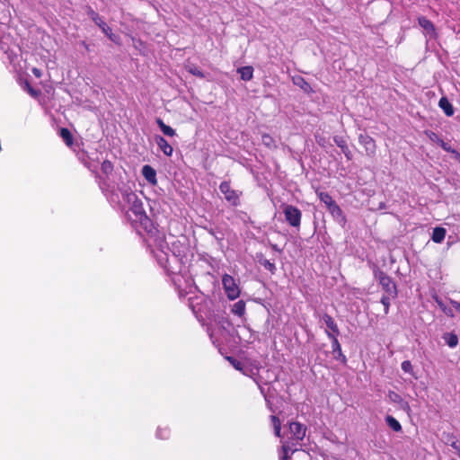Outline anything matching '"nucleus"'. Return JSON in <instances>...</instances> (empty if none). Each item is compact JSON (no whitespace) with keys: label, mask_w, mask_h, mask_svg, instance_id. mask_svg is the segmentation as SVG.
<instances>
[{"label":"nucleus","mask_w":460,"mask_h":460,"mask_svg":"<svg viewBox=\"0 0 460 460\" xmlns=\"http://www.w3.org/2000/svg\"><path fill=\"white\" fill-rule=\"evenodd\" d=\"M316 195L318 196L319 199L324 203L326 208L333 219L342 227H344L347 223L346 216L344 215L341 207L332 199V197L328 192L319 190H316Z\"/></svg>","instance_id":"f257e3e1"},{"label":"nucleus","mask_w":460,"mask_h":460,"mask_svg":"<svg viewBox=\"0 0 460 460\" xmlns=\"http://www.w3.org/2000/svg\"><path fill=\"white\" fill-rule=\"evenodd\" d=\"M220 191L224 194L226 200L234 207L240 205L242 192L231 188L229 181H224L219 185Z\"/></svg>","instance_id":"f03ea898"},{"label":"nucleus","mask_w":460,"mask_h":460,"mask_svg":"<svg viewBox=\"0 0 460 460\" xmlns=\"http://www.w3.org/2000/svg\"><path fill=\"white\" fill-rule=\"evenodd\" d=\"M283 213L286 221L293 227H299L301 224L302 212L293 205H284Z\"/></svg>","instance_id":"7ed1b4c3"},{"label":"nucleus","mask_w":460,"mask_h":460,"mask_svg":"<svg viewBox=\"0 0 460 460\" xmlns=\"http://www.w3.org/2000/svg\"><path fill=\"white\" fill-rule=\"evenodd\" d=\"M224 290L230 300H234L240 296V288L235 279L228 274H225L222 278Z\"/></svg>","instance_id":"20e7f679"},{"label":"nucleus","mask_w":460,"mask_h":460,"mask_svg":"<svg viewBox=\"0 0 460 460\" xmlns=\"http://www.w3.org/2000/svg\"><path fill=\"white\" fill-rule=\"evenodd\" d=\"M376 278L378 279L379 284L382 286L385 293L388 294V296L393 297L397 296L396 285L390 276L382 270H378L376 273Z\"/></svg>","instance_id":"39448f33"},{"label":"nucleus","mask_w":460,"mask_h":460,"mask_svg":"<svg viewBox=\"0 0 460 460\" xmlns=\"http://www.w3.org/2000/svg\"><path fill=\"white\" fill-rule=\"evenodd\" d=\"M123 199L130 206V209L137 216L144 214L143 204L137 194L131 190L122 193Z\"/></svg>","instance_id":"423d86ee"},{"label":"nucleus","mask_w":460,"mask_h":460,"mask_svg":"<svg viewBox=\"0 0 460 460\" xmlns=\"http://www.w3.org/2000/svg\"><path fill=\"white\" fill-rule=\"evenodd\" d=\"M358 143L365 148L367 156L374 157L376 155V144L372 137L367 134H360L358 136Z\"/></svg>","instance_id":"0eeeda50"},{"label":"nucleus","mask_w":460,"mask_h":460,"mask_svg":"<svg viewBox=\"0 0 460 460\" xmlns=\"http://www.w3.org/2000/svg\"><path fill=\"white\" fill-rule=\"evenodd\" d=\"M325 333L327 337L332 341V353L333 355V358L337 360H340L342 364L347 363V358L342 353L341 344L335 337V334H332V332L325 331Z\"/></svg>","instance_id":"6e6552de"},{"label":"nucleus","mask_w":460,"mask_h":460,"mask_svg":"<svg viewBox=\"0 0 460 460\" xmlns=\"http://www.w3.org/2000/svg\"><path fill=\"white\" fill-rule=\"evenodd\" d=\"M288 429L292 434L291 439L296 442L302 441L305 437L306 427L298 421H290Z\"/></svg>","instance_id":"1a4fd4ad"},{"label":"nucleus","mask_w":460,"mask_h":460,"mask_svg":"<svg viewBox=\"0 0 460 460\" xmlns=\"http://www.w3.org/2000/svg\"><path fill=\"white\" fill-rule=\"evenodd\" d=\"M88 15L92 18L95 24L99 26L110 39H111V34L109 33V31H111V28L106 24L105 22L102 21L100 15L91 7H89L88 9Z\"/></svg>","instance_id":"9d476101"},{"label":"nucleus","mask_w":460,"mask_h":460,"mask_svg":"<svg viewBox=\"0 0 460 460\" xmlns=\"http://www.w3.org/2000/svg\"><path fill=\"white\" fill-rule=\"evenodd\" d=\"M334 143L341 149V152L344 154L345 157L348 161L352 160L353 154L351 150L349 149L347 141L344 139V137L340 136H335L333 137Z\"/></svg>","instance_id":"9b49d317"},{"label":"nucleus","mask_w":460,"mask_h":460,"mask_svg":"<svg viewBox=\"0 0 460 460\" xmlns=\"http://www.w3.org/2000/svg\"><path fill=\"white\" fill-rule=\"evenodd\" d=\"M155 143L160 148V150L166 155V156H172L173 148L172 146L168 143V141L162 136H155Z\"/></svg>","instance_id":"f8f14e48"},{"label":"nucleus","mask_w":460,"mask_h":460,"mask_svg":"<svg viewBox=\"0 0 460 460\" xmlns=\"http://www.w3.org/2000/svg\"><path fill=\"white\" fill-rule=\"evenodd\" d=\"M322 319L323 320L324 323L326 324L328 332H332V334H335V337H337L340 334V331L338 328L337 323H335L334 319L328 314L327 313H324L322 315Z\"/></svg>","instance_id":"ddd939ff"},{"label":"nucleus","mask_w":460,"mask_h":460,"mask_svg":"<svg viewBox=\"0 0 460 460\" xmlns=\"http://www.w3.org/2000/svg\"><path fill=\"white\" fill-rule=\"evenodd\" d=\"M142 175L151 184L155 185L157 183L156 172L155 170L146 164L142 167Z\"/></svg>","instance_id":"4468645a"},{"label":"nucleus","mask_w":460,"mask_h":460,"mask_svg":"<svg viewBox=\"0 0 460 460\" xmlns=\"http://www.w3.org/2000/svg\"><path fill=\"white\" fill-rule=\"evenodd\" d=\"M418 23L424 31H426V32L428 34H430V35L436 34V30H435V26H434L433 22L430 20H429L427 17H425V16L418 17Z\"/></svg>","instance_id":"2eb2a0df"},{"label":"nucleus","mask_w":460,"mask_h":460,"mask_svg":"<svg viewBox=\"0 0 460 460\" xmlns=\"http://www.w3.org/2000/svg\"><path fill=\"white\" fill-rule=\"evenodd\" d=\"M438 106L443 110L447 116L451 117L454 115V107L447 97L440 98L438 102Z\"/></svg>","instance_id":"dca6fc26"},{"label":"nucleus","mask_w":460,"mask_h":460,"mask_svg":"<svg viewBox=\"0 0 460 460\" xmlns=\"http://www.w3.org/2000/svg\"><path fill=\"white\" fill-rule=\"evenodd\" d=\"M447 234V230L444 227H435L432 232L431 239L436 243H440L444 241Z\"/></svg>","instance_id":"f3484780"},{"label":"nucleus","mask_w":460,"mask_h":460,"mask_svg":"<svg viewBox=\"0 0 460 460\" xmlns=\"http://www.w3.org/2000/svg\"><path fill=\"white\" fill-rule=\"evenodd\" d=\"M157 126L159 127V128L161 129V131L167 137H174L176 135V132L175 130L166 125L164 120L160 118H157L156 120H155Z\"/></svg>","instance_id":"a211bd4d"},{"label":"nucleus","mask_w":460,"mask_h":460,"mask_svg":"<svg viewBox=\"0 0 460 460\" xmlns=\"http://www.w3.org/2000/svg\"><path fill=\"white\" fill-rule=\"evenodd\" d=\"M240 74L241 79L243 81H250L253 76V68L251 66H242L237 69Z\"/></svg>","instance_id":"6ab92c4d"},{"label":"nucleus","mask_w":460,"mask_h":460,"mask_svg":"<svg viewBox=\"0 0 460 460\" xmlns=\"http://www.w3.org/2000/svg\"><path fill=\"white\" fill-rule=\"evenodd\" d=\"M59 135L66 143L67 146H72L74 144V137L70 130L66 128H61L59 130Z\"/></svg>","instance_id":"aec40b11"},{"label":"nucleus","mask_w":460,"mask_h":460,"mask_svg":"<svg viewBox=\"0 0 460 460\" xmlns=\"http://www.w3.org/2000/svg\"><path fill=\"white\" fill-rule=\"evenodd\" d=\"M282 456L280 460H288L292 454L297 451V448H292L289 442L284 443L281 447Z\"/></svg>","instance_id":"412c9836"},{"label":"nucleus","mask_w":460,"mask_h":460,"mask_svg":"<svg viewBox=\"0 0 460 460\" xmlns=\"http://www.w3.org/2000/svg\"><path fill=\"white\" fill-rule=\"evenodd\" d=\"M232 313L240 317L243 316L245 314V302L243 300H239L234 304Z\"/></svg>","instance_id":"4be33fe9"},{"label":"nucleus","mask_w":460,"mask_h":460,"mask_svg":"<svg viewBox=\"0 0 460 460\" xmlns=\"http://www.w3.org/2000/svg\"><path fill=\"white\" fill-rule=\"evenodd\" d=\"M261 142L269 149H276L277 148L275 139L268 133L262 134Z\"/></svg>","instance_id":"5701e85b"},{"label":"nucleus","mask_w":460,"mask_h":460,"mask_svg":"<svg viewBox=\"0 0 460 460\" xmlns=\"http://www.w3.org/2000/svg\"><path fill=\"white\" fill-rule=\"evenodd\" d=\"M443 339L450 348H455L458 344V337L453 332L445 333Z\"/></svg>","instance_id":"b1692460"},{"label":"nucleus","mask_w":460,"mask_h":460,"mask_svg":"<svg viewBox=\"0 0 460 460\" xmlns=\"http://www.w3.org/2000/svg\"><path fill=\"white\" fill-rule=\"evenodd\" d=\"M389 397L393 402L400 403L401 407L403 410L410 409L409 403L405 402L398 394L394 392H390Z\"/></svg>","instance_id":"393cba45"},{"label":"nucleus","mask_w":460,"mask_h":460,"mask_svg":"<svg viewBox=\"0 0 460 460\" xmlns=\"http://www.w3.org/2000/svg\"><path fill=\"white\" fill-rule=\"evenodd\" d=\"M385 421L387 423V425L394 430V431H396V432H399L402 430V425L400 424V422L395 419L394 418L393 416L391 415H387L385 417Z\"/></svg>","instance_id":"a878e982"},{"label":"nucleus","mask_w":460,"mask_h":460,"mask_svg":"<svg viewBox=\"0 0 460 460\" xmlns=\"http://www.w3.org/2000/svg\"><path fill=\"white\" fill-rule=\"evenodd\" d=\"M185 68L192 75L199 77L200 79L205 78V74L195 65H185Z\"/></svg>","instance_id":"bb28decb"},{"label":"nucleus","mask_w":460,"mask_h":460,"mask_svg":"<svg viewBox=\"0 0 460 460\" xmlns=\"http://www.w3.org/2000/svg\"><path fill=\"white\" fill-rule=\"evenodd\" d=\"M259 262L270 273L274 274L276 271V266L274 262H271L270 260L265 258H261Z\"/></svg>","instance_id":"cd10ccee"},{"label":"nucleus","mask_w":460,"mask_h":460,"mask_svg":"<svg viewBox=\"0 0 460 460\" xmlns=\"http://www.w3.org/2000/svg\"><path fill=\"white\" fill-rule=\"evenodd\" d=\"M171 431L168 427H159L157 429V437L160 439H168L170 438Z\"/></svg>","instance_id":"c85d7f7f"},{"label":"nucleus","mask_w":460,"mask_h":460,"mask_svg":"<svg viewBox=\"0 0 460 460\" xmlns=\"http://www.w3.org/2000/svg\"><path fill=\"white\" fill-rule=\"evenodd\" d=\"M424 134L429 137V139L434 143L439 145L443 139H441L438 134L431 130H425Z\"/></svg>","instance_id":"c756f323"},{"label":"nucleus","mask_w":460,"mask_h":460,"mask_svg":"<svg viewBox=\"0 0 460 460\" xmlns=\"http://www.w3.org/2000/svg\"><path fill=\"white\" fill-rule=\"evenodd\" d=\"M102 171L105 173V174H109L111 173L112 171H113V164L111 161L109 160H104L102 163Z\"/></svg>","instance_id":"7c9ffc66"},{"label":"nucleus","mask_w":460,"mask_h":460,"mask_svg":"<svg viewBox=\"0 0 460 460\" xmlns=\"http://www.w3.org/2000/svg\"><path fill=\"white\" fill-rule=\"evenodd\" d=\"M402 369L405 372V373H409L411 375H413V367L411 363L410 360H404L402 362Z\"/></svg>","instance_id":"2f4dec72"},{"label":"nucleus","mask_w":460,"mask_h":460,"mask_svg":"<svg viewBox=\"0 0 460 460\" xmlns=\"http://www.w3.org/2000/svg\"><path fill=\"white\" fill-rule=\"evenodd\" d=\"M25 89L32 97H37L40 94V91L34 89L28 81H25Z\"/></svg>","instance_id":"473e14b6"},{"label":"nucleus","mask_w":460,"mask_h":460,"mask_svg":"<svg viewBox=\"0 0 460 460\" xmlns=\"http://www.w3.org/2000/svg\"><path fill=\"white\" fill-rule=\"evenodd\" d=\"M227 360L232 364V366L237 369V370H242L243 369V363L239 360H237L236 358H234V357H227Z\"/></svg>","instance_id":"72a5a7b5"},{"label":"nucleus","mask_w":460,"mask_h":460,"mask_svg":"<svg viewBox=\"0 0 460 460\" xmlns=\"http://www.w3.org/2000/svg\"><path fill=\"white\" fill-rule=\"evenodd\" d=\"M381 303L384 305L385 314H387L390 308V297L388 296H383L381 298Z\"/></svg>","instance_id":"f704fd0d"},{"label":"nucleus","mask_w":460,"mask_h":460,"mask_svg":"<svg viewBox=\"0 0 460 460\" xmlns=\"http://www.w3.org/2000/svg\"><path fill=\"white\" fill-rule=\"evenodd\" d=\"M439 146L442 147L443 150H445L446 152H448V153H452V154H455L456 153V151L451 147V146L447 143H446L444 140L441 141V143L439 144Z\"/></svg>","instance_id":"c9c22d12"},{"label":"nucleus","mask_w":460,"mask_h":460,"mask_svg":"<svg viewBox=\"0 0 460 460\" xmlns=\"http://www.w3.org/2000/svg\"><path fill=\"white\" fill-rule=\"evenodd\" d=\"M270 420L274 429L281 426V421L276 415H271Z\"/></svg>","instance_id":"e433bc0d"},{"label":"nucleus","mask_w":460,"mask_h":460,"mask_svg":"<svg viewBox=\"0 0 460 460\" xmlns=\"http://www.w3.org/2000/svg\"><path fill=\"white\" fill-rule=\"evenodd\" d=\"M450 303L460 313V302L451 300Z\"/></svg>","instance_id":"4c0bfd02"},{"label":"nucleus","mask_w":460,"mask_h":460,"mask_svg":"<svg viewBox=\"0 0 460 460\" xmlns=\"http://www.w3.org/2000/svg\"><path fill=\"white\" fill-rule=\"evenodd\" d=\"M32 73L38 78H40L41 76V71L39 68L34 67L32 69Z\"/></svg>","instance_id":"58836bf2"},{"label":"nucleus","mask_w":460,"mask_h":460,"mask_svg":"<svg viewBox=\"0 0 460 460\" xmlns=\"http://www.w3.org/2000/svg\"><path fill=\"white\" fill-rule=\"evenodd\" d=\"M274 434L278 438L281 437V426L274 429Z\"/></svg>","instance_id":"ea45409f"},{"label":"nucleus","mask_w":460,"mask_h":460,"mask_svg":"<svg viewBox=\"0 0 460 460\" xmlns=\"http://www.w3.org/2000/svg\"><path fill=\"white\" fill-rule=\"evenodd\" d=\"M442 309L446 314H447L448 316H451V317L453 316L451 309H448V310H447V308H442Z\"/></svg>","instance_id":"a19ab883"},{"label":"nucleus","mask_w":460,"mask_h":460,"mask_svg":"<svg viewBox=\"0 0 460 460\" xmlns=\"http://www.w3.org/2000/svg\"><path fill=\"white\" fill-rule=\"evenodd\" d=\"M272 249L275 250V251H278V252H281L280 249H279L278 245L277 244H272L271 245Z\"/></svg>","instance_id":"79ce46f5"},{"label":"nucleus","mask_w":460,"mask_h":460,"mask_svg":"<svg viewBox=\"0 0 460 460\" xmlns=\"http://www.w3.org/2000/svg\"><path fill=\"white\" fill-rule=\"evenodd\" d=\"M84 48H85L87 50L89 49L88 45L85 43V41H83Z\"/></svg>","instance_id":"37998d69"},{"label":"nucleus","mask_w":460,"mask_h":460,"mask_svg":"<svg viewBox=\"0 0 460 460\" xmlns=\"http://www.w3.org/2000/svg\"><path fill=\"white\" fill-rule=\"evenodd\" d=\"M84 48H85L87 50L89 49L88 45L85 43V41H83Z\"/></svg>","instance_id":"c03bdc74"}]
</instances>
